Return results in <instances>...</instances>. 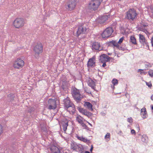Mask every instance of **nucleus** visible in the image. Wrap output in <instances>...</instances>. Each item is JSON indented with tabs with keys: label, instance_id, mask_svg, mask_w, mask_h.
I'll list each match as a JSON object with an SVG mask.
<instances>
[{
	"label": "nucleus",
	"instance_id": "1",
	"mask_svg": "<svg viewBox=\"0 0 153 153\" xmlns=\"http://www.w3.org/2000/svg\"><path fill=\"white\" fill-rule=\"evenodd\" d=\"M137 13L134 9H130L126 13V19L134 21L136 17Z\"/></svg>",
	"mask_w": 153,
	"mask_h": 153
},
{
	"label": "nucleus",
	"instance_id": "2",
	"mask_svg": "<svg viewBox=\"0 0 153 153\" xmlns=\"http://www.w3.org/2000/svg\"><path fill=\"white\" fill-rule=\"evenodd\" d=\"M100 4V0H92L88 4V8L91 10H96L97 9Z\"/></svg>",
	"mask_w": 153,
	"mask_h": 153
},
{
	"label": "nucleus",
	"instance_id": "3",
	"mask_svg": "<svg viewBox=\"0 0 153 153\" xmlns=\"http://www.w3.org/2000/svg\"><path fill=\"white\" fill-rule=\"evenodd\" d=\"M64 106L67 109H68V108L71 107L72 108V109L71 110L72 113L73 114L75 113L76 110L75 106L72 102L70 101L68 97H67L64 100Z\"/></svg>",
	"mask_w": 153,
	"mask_h": 153
},
{
	"label": "nucleus",
	"instance_id": "4",
	"mask_svg": "<svg viewBox=\"0 0 153 153\" xmlns=\"http://www.w3.org/2000/svg\"><path fill=\"white\" fill-rule=\"evenodd\" d=\"M72 94L74 99L77 102H80L82 98L79 90L74 88L73 89Z\"/></svg>",
	"mask_w": 153,
	"mask_h": 153
},
{
	"label": "nucleus",
	"instance_id": "5",
	"mask_svg": "<svg viewBox=\"0 0 153 153\" xmlns=\"http://www.w3.org/2000/svg\"><path fill=\"white\" fill-rule=\"evenodd\" d=\"M24 24L25 22L23 19L17 18L14 20L13 25L15 28H19L22 27Z\"/></svg>",
	"mask_w": 153,
	"mask_h": 153
},
{
	"label": "nucleus",
	"instance_id": "6",
	"mask_svg": "<svg viewBox=\"0 0 153 153\" xmlns=\"http://www.w3.org/2000/svg\"><path fill=\"white\" fill-rule=\"evenodd\" d=\"M113 32L111 27L107 28L104 30L102 34V36L103 38H107L111 35Z\"/></svg>",
	"mask_w": 153,
	"mask_h": 153
},
{
	"label": "nucleus",
	"instance_id": "7",
	"mask_svg": "<svg viewBox=\"0 0 153 153\" xmlns=\"http://www.w3.org/2000/svg\"><path fill=\"white\" fill-rule=\"evenodd\" d=\"M24 64V62L23 60L21 59L18 58L14 62L13 65L14 68L19 69L23 67Z\"/></svg>",
	"mask_w": 153,
	"mask_h": 153
},
{
	"label": "nucleus",
	"instance_id": "8",
	"mask_svg": "<svg viewBox=\"0 0 153 153\" xmlns=\"http://www.w3.org/2000/svg\"><path fill=\"white\" fill-rule=\"evenodd\" d=\"M88 27H85L84 25L79 27L76 32L77 36H78L82 34H84L88 32Z\"/></svg>",
	"mask_w": 153,
	"mask_h": 153
},
{
	"label": "nucleus",
	"instance_id": "9",
	"mask_svg": "<svg viewBox=\"0 0 153 153\" xmlns=\"http://www.w3.org/2000/svg\"><path fill=\"white\" fill-rule=\"evenodd\" d=\"M76 2L74 0H69L66 5L67 9L71 10L74 9L76 5Z\"/></svg>",
	"mask_w": 153,
	"mask_h": 153
},
{
	"label": "nucleus",
	"instance_id": "10",
	"mask_svg": "<svg viewBox=\"0 0 153 153\" xmlns=\"http://www.w3.org/2000/svg\"><path fill=\"white\" fill-rule=\"evenodd\" d=\"M48 108L51 110H54L56 107V101L54 99H50L48 100Z\"/></svg>",
	"mask_w": 153,
	"mask_h": 153
},
{
	"label": "nucleus",
	"instance_id": "11",
	"mask_svg": "<svg viewBox=\"0 0 153 153\" xmlns=\"http://www.w3.org/2000/svg\"><path fill=\"white\" fill-rule=\"evenodd\" d=\"M43 46L42 44L38 43L34 47V51L36 53L39 54L42 52Z\"/></svg>",
	"mask_w": 153,
	"mask_h": 153
},
{
	"label": "nucleus",
	"instance_id": "12",
	"mask_svg": "<svg viewBox=\"0 0 153 153\" xmlns=\"http://www.w3.org/2000/svg\"><path fill=\"white\" fill-rule=\"evenodd\" d=\"M87 66L88 67H94L95 65V58L94 56L90 59L87 63Z\"/></svg>",
	"mask_w": 153,
	"mask_h": 153
},
{
	"label": "nucleus",
	"instance_id": "13",
	"mask_svg": "<svg viewBox=\"0 0 153 153\" xmlns=\"http://www.w3.org/2000/svg\"><path fill=\"white\" fill-rule=\"evenodd\" d=\"M51 153H61L59 149L54 145H51L49 147Z\"/></svg>",
	"mask_w": 153,
	"mask_h": 153
},
{
	"label": "nucleus",
	"instance_id": "14",
	"mask_svg": "<svg viewBox=\"0 0 153 153\" xmlns=\"http://www.w3.org/2000/svg\"><path fill=\"white\" fill-rule=\"evenodd\" d=\"M110 60V57L105 54H103L100 56V61L101 62H107Z\"/></svg>",
	"mask_w": 153,
	"mask_h": 153
},
{
	"label": "nucleus",
	"instance_id": "15",
	"mask_svg": "<svg viewBox=\"0 0 153 153\" xmlns=\"http://www.w3.org/2000/svg\"><path fill=\"white\" fill-rule=\"evenodd\" d=\"M79 111L80 112L84 115L89 117L91 116L92 114L89 112L87 111V110L82 108H79Z\"/></svg>",
	"mask_w": 153,
	"mask_h": 153
},
{
	"label": "nucleus",
	"instance_id": "16",
	"mask_svg": "<svg viewBox=\"0 0 153 153\" xmlns=\"http://www.w3.org/2000/svg\"><path fill=\"white\" fill-rule=\"evenodd\" d=\"M108 16L107 15H105L100 17L97 21L100 24H103L108 19Z\"/></svg>",
	"mask_w": 153,
	"mask_h": 153
},
{
	"label": "nucleus",
	"instance_id": "17",
	"mask_svg": "<svg viewBox=\"0 0 153 153\" xmlns=\"http://www.w3.org/2000/svg\"><path fill=\"white\" fill-rule=\"evenodd\" d=\"M139 37L140 42L143 45L146 44L149 48V46L148 45V43L146 42L144 36L142 34H139Z\"/></svg>",
	"mask_w": 153,
	"mask_h": 153
},
{
	"label": "nucleus",
	"instance_id": "18",
	"mask_svg": "<svg viewBox=\"0 0 153 153\" xmlns=\"http://www.w3.org/2000/svg\"><path fill=\"white\" fill-rule=\"evenodd\" d=\"M71 147L74 150H75L76 151H77L78 150L79 151H82V146L78 145L76 144H74L73 145H71Z\"/></svg>",
	"mask_w": 153,
	"mask_h": 153
},
{
	"label": "nucleus",
	"instance_id": "19",
	"mask_svg": "<svg viewBox=\"0 0 153 153\" xmlns=\"http://www.w3.org/2000/svg\"><path fill=\"white\" fill-rule=\"evenodd\" d=\"M84 106L88 110L92 111L93 109L92 108V105L90 102H85L84 104Z\"/></svg>",
	"mask_w": 153,
	"mask_h": 153
},
{
	"label": "nucleus",
	"instance_id": "20",
	"mask_svg": "<svg viewBox=\"0 0 153 153\" xmlns=\"http://www.w3.org/2000/svg\"><path fill=\"white\" fill-rule=\"evenodd\" d=\"M92 48L96 50H98L99 51L101 50V49L100 48V46L99 43L98 42H95L93 43V44Z\"/></svg>",
	"mask_w": 153,
	"mask_h": 153
},
{
	"label": "nucleus",
	"instance_id": "21",
	"mask_svg": "<svg viewBox=\"0 0 153 153\" xmlns=\"http://www.w3.org/2000/svg\"><path fill=\"white\" fill-rule=\"evenodd\" d=\"M141 115L143 118L145 119L146 118L147 116V112L145 108H143L141 109Z\"/></svg>",
	"mask_w": 153,
	"mask_h": 153
},
{
	"label": "nucleus",
	"instance_id": "22",
	"mask_svg": "<svg viewBox=\"0 0 153 153\" xmlns=\"http://www.w3.org/2000/svg\"><path fill=\"white\" fill-rule=\"evenodd\" d=\"M76 120L80 124L84 122V121H86V120L83 118L79 115H78L76 117Z\"/></svg>",
	"mask_w": 153,
	"mask_h": 153
},
{
	"label": "nucleus",
	"instance_id": "23",
	"mask_svg": "<svg viewBox=\"0 0 153 153\" xmlns=\"http://www.w3.org/2000/svg\"><path fill=\"white\" fill-rule=\"evenodd\" d=\"M60 125V126H62V127L63 130L64 131H65L68 126V122L67 121L65 122H62L61 123Z\"/></svg>",
	"mask_w": 153,
	"mask_h": 153
},
{
	"label": "nucleus",
	"instance_id": "24",
	"mask_svg": "<svg viewBox=\"0 0 153 153\" xmlns=\"http://www.w3.org/2000/svg\"><path fill=\"white\" fill-rule=\"evenodd\" d=\"M88 85L91 87L92 88L95 90V82L93 80L89 81L88 83Z\"/></svg>",
	"mask_w": 153,
	"mask_h": 153
},
{
	"label": "nucleus",
	"instance_id": "25",
	"mask_svg": "<svg viewBox=\"0 0 153 153\" xmlns=\"http://www.w3.org/2000/svg\"><path fill=\"white\" fill-rule=\"evenodd\" d=\"M77 137L78 140L81 141H83L84 142H89V140H87L86 138H85V137H82L77 136Z\"/></svg>",
	"mask_w": 153,
	"mask_h": 153
},
{
	"label": "nucleus",
	"instance_id": "26",
	"mask_svg": "<svg viewBox=\"0 0 153 153\" xmlns=\"http://www.w3.org/2000/svg\"><path fill=\"white\" fill-rule=\"evenodd\" d=\"M130 41L134 44H136V40L134 37L131 36L130 37Z\"/></svg>",
	"mask_w": 153,
	"mask_h": 153
},
{
	"label": "nucleus",
	"instance_id": "27",
	"mask_svg": "<svg viewBox=\"0 0 153 153\" xmlns=\"http://www.w3.org/2000/svg\"><path fill=\"white\" fill-rule=\"evenodd\" d=\"M112 82L113 84V86H111V88H114V85H117L118 83V81L116 79H113V80L112 81Z\"/></svg>",
	"mask_w": 153,
	"mask_h": 153
},
{
	"label": "nucleus",
	"instance_id": "28",
	"mask_svg": "<svg viewBox=\"0 0 153 153\" xmlns=\"http://www.w3.org/2000/svg\"><path fill=\"white\" fill-rule=\"evenodd\" d=\"M68 84V83L66 81L63 82L62 86V88L63 89L66 88L67 87Z\"/></svg>",
	"mask_w": 153,
	"mask_h": 153
},
{
	"label": "nucleus",
	"instance_id": "29",
	"mask_svg": "<svg viewBox=\"0 0 153 153\" xmlns=\"http://www.w3.org/2000/svg\"><path fill=\"white\" fill-rule=\"evenodd\" d=\"M114 46L116 47V48H119V45L118 44L117 42H116L115 41H112L110 42Z\"/></svg>",
	"mask_w": 153,
	"mask_h": 153
},
{
	"label": "nucleus",
	"instance_id": "30",
	"mask_svg": "<svg viewBox=\"0 0 153 153\" xmlns=\"http://www.w3.org/2000/svg\"><path fill=\"white\" fill-rule=\"evenodd\" d=\"M145 67L146 68H148L149 67H151L152 66V65L148 62H146L144 64Z\"/></svg>",
	"mask_w": 153,
	"mask_h": 153
},
{
	"label": "nucleus",
	"instance_id": "31",
	"mask_svg": "<svg viewBox=\"0 0 153 153\" xmlns=\"http://www.w3.org/2000/svg\"><path fill=\"white\" fill-rule=\"evenodd\" d=\"M110 134L109 133H107L105 136V138L106 139H108V140H110Z\"/></svg>",
	"mask_w": 153,
	"mask_h": 153
},
{
	"label": "nucleus",
	"instance_id": "32",
	"mask_svg": "<svg viewBox=\"0 0 153 153\" xmlns=\"http://www.w3.org/2000/svg\"><path fill=\"white\" fill-rule=\"evenodd\" d=\"M149 75L151 77H153V70L150 69L148 72Z\"/></svg>",
	"mask_w": 153,
	"mask_h": 153
},
{
	"label": "nucleus",
	"instance_id": "33",
	"mask_svg": "<svg viewBox=\"0 0 153 153\" xmlns=\"http://www.w3.org/2000/svg\"><path fill=\"white\" fill-rule=\"evenodd\" d=\"M83 127V128L85 129H87L88 128V126L84 123V122L80 124Z\"/></svg>",
	"mask_w": 153,
	"mask_h": 153
},
{
	"label": "nucleus",
	"instance_id": "34",
	"mask_svg": "<svg viewBox=\"0 0 153 153\" xmlns=\"http://www.w3.org/2000/svg\"><path fill=\"white\" fill-rule=\"evenodd\" d=\"M123 39H124V37H121V38H120L117 42L118 44H121L122 42Z\"/></svg>",
	"mask_w": 153,
	"mask_h": 153
},
{
	"label": "nucleus",
	"instance_id": "35",
	"mask_svg": "<svg viewBox=\"0 0 153 153\" xmlns=\"http://www.w3.org/2000/svg\"><path fill=\"white\" fill-rule=\"evenodd\" d=\"M146 137V135H143L142 136L141 140L143 142H145Z\"/></svg>",
	"mask_w": 153,
	"mask_h": 153
},
{
	"label": "nucleus",
	"instance_id": "36",
	"mask_svg": "<svg viewBox=\"0 0 153 153\" xmlns=\"http://www.w3.org/2000/svg\"><path fill=\"white\" fill-rule=\"evenodd\" d=\"M34 110V108L33 107L30 108L28 110V111L30 112H31Z\"/></svg>",
	"mask_w": 153,
	"mask_h": 153
},
{
	"label": "nucleus",
	"instance_id": "37",
	"mask_svg": "<svg viewBox=\"0 0 153 153\" xmlns=\"http://www.w3.org/2000/svg\"><path fill=\"white\" fill-rule=\"evenodd\" d=\"M127 121L128 122L130 123H131L133 121V119L131 117H129L127 119Z\"/></svg>",
	"mask_w": 153,
	"mask_h": 153
},
{
	"label": "nucleus",
	"instance_id": "38",
	"mask_svg": "<svg viewBox=\"0 0 153 153\" xmlns=\"http://www.w3.org/2000/svg\"><path fill=\"white\" fill-rule=\"evenodd\" d=\"M3 130L2 126L0 124V135L3 132Z\"/></svg>",
	"mask_w": 153,
	"mask_h": 153
},
{
	"label": "nucleus",
	"instance_id": "39",
	"mask_svg": "<svg viewBox=\"0 0 153 153\" xmlns=\"http://www.w3.org/2000/svg\"><path fill=\"white\" fill-rule=\"evenodd\" d=\"M146 85L149 87H151L152 86V84L150 83L146 82Z\"/></svg>",
	"mask_w": 153,
	"mask_h": 153
},
{
	"label": "nucleus",
	"instance_id": "40",
	"mask_svg": "<svg viewBox=\"0 0 153 153\" xmlns=\"http://www.w3.org/2000/svg\"><path fill=\"white\" fill-rule=\"evenodd\" d=\"M144 70L143 69H139L138 70L137 72H139L140 71V74H143V72L142 71H143Z\"/></svg>",
	"mask_w": 153,
	"mask_h": 153
},
{
	"label": "nucleus",
	"instance_id": "41",
	"mask_svg": "<svg viewBox=\"0 0 153 153\" xmlns=\"http://www.w3.org/2000/svg\"><path fill=\"white\" fill-rule=\"evenodd\" d=\"M11 94H9L8 95V97H10V100H13V95H12V97H11Z\"/></svg>",
	"mask_w": 153,
	"mask_h": 153
},
{
	"label": "nucleus",
	"instance_id": "42",
	"mask_svg": "<svg viewBox=\"0 0 153 153\" xmlns=\"http://www.w3.org/2000/svg\"><path fill=\"white\" fill-rule=\"evenodd\" d=\"M131 134H136L135 131L133 129H132L131 130Z\"/></svg>",
	"mask_w": 153,
	"mask_h": 153
},
{
	"label": "nucleus",
	"instance_id": "43",
	"mask_svg": "<svg viewBox=\"0 0 153 153\" xmlns=\"http://www.w3.org/2000/svg\"><path fill=\"white\" fill-rule=\"evenodd\" d=\"M72 108L71 107H70L68 108V109H67V110L68 111H69V112H72L71 110H72Z\"/></svg>",
	"mask_w": 153,
	"mask_h": 153
},
{
	"label": "nucleus",
	"instance_id": "44",
	"mask_svg": "<svg viewBox=\"0 0 153 153\" xmlns=\"http://www.w3.org/2000/svg\"><path fill=\"white\" fill-rule=\"evenodd\" d=\"M103 63L102 66L103 67H105L106 65V62H102Z\"/></svg>",
	"mask_w": 153,
	"mask_h": 153
},
{
	"label": "nucleus",
	"instance_id": "45",
	"mask_svg": "<svg viewBox=\"0 0 153 153\" xmlns=\"http://www.w3.org/2000/svg\"><path fill=\"white\" fill-rule=\"evenodd\" d=\"M93 149V146L92 145H91V147L90 149V151L91 152H92Z\"/></svg>",
	"mask_w": 153,
	"mask_h": 153
},
{
	"label": "nucleus",
	"instance_id": "46",
	"mask_svg": "<svg viewBox=\"0 0 153 153\" xmlns=\"http://www.w3.org/2000/svg\"><path fill=\"white\" fill-rule=\"evenodd\" d=\"M150 9L152 10V12L153 13V6H152L150 7Z\"/></svg>",
	"mask_w": 153,
	"mask_h": 153
},
{
	"label": "nucleus",
	"instance_id": "47",
	"mask_svg": "<svg viewBox=\"0 0 153 153\" xmlns=\"http://www.w3.org/2000/svg\"><path fill=\"white\" fill-rule=\"evenodd\" d=\"M119 49H120V50H124L125 49H124V48H122V47H120V46L119 47V48H118Z\"/></svg>",
	"mask_w": 153,
	"mask_h": 153
},
{
	"label": "nucleus",
	"instance_id": "48",
	"mask_svg": "<svg viewBox=\"0 0 153 153\" xmlns=\"http://www.w3.org/2000/svg\"><path fill=\"white\" fill-rule=\"evenodd\" d=\"M86 121L87 122V123H88V124L90 125L91 126H92V124H91V123H89L88 122V121Z\"/></svg>",
	"mask_w": 153,
	"mask_h": 153
},
{
	"label": "nucleus",
	"instance_id": "49",
	"mask_svg": "<svg viewBox=\"0 0 153 153\" xmlns=\"http://www.w3.org/2000/svg\"><path fill=\"white\" fill-rule=\"evenodd\" d=\"M151 99L152 100H153V94L152 96L151 97Z\"/></svg>",
	"mask_w": 153,
	"mask_h": 153
},
{
	"label": "nucleus",
	"instance_id": "50",
	"mask_svg": "<svg viewBox=\"0 0 153 153\" xmlns=\"http://www.w3.org/2000/svg\"><path fill=\"white\" fill-rule=\"evenodd\" d=\"M143 73L144 75H146L147 74V72H143Z\"/></svg>",
	"mask_w": 153,
	"mask_h": 153
},
{
	"label": "nucleus",
	"instance_id": "51",
	"mask_svg": "<svg viewBox=\"0 0 153 153\" xmlns=\"http://www.w3.org/2000/svg\"><path fill=\"white\" fill-rule=\"evenodd\" d=\"M85 153H90V152H89L86 151L85 152Z\"/></svg>",
	"mask_w": 153,
	"mask_h": 153
},
{
	"label": "nucleus",
	"instance_id": "52",
	"mask_svg": "<svg viewBox=\"0 0 153 153\" xmlns=\"http://www.w3.org/2000/svg\"><path fill=\"white\" fill-rule=\"evenodd\" d=\"M151 107H152V109L153 110V105H152Z\"/></svg>",
	"mask_w": 153,
	"mask_h": 153
},
{
	"label": "nucleus",
	"instance_id": "53",
	"mask_svg": "<svg viewBox=\"0 0 153 153\" xmlns=\"http://www.w3.org/2000/svg\"><path fill=\"white\" fill-rule=\"evenodd\" d=\"M108 55H111V54H110L109 53H108Z\"/></svg>",
	"mask_w": 153,
	"mask_h": 153
}]
</instances>
